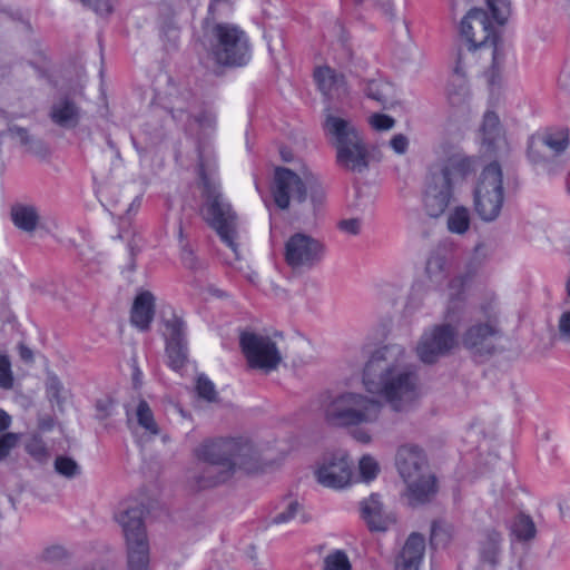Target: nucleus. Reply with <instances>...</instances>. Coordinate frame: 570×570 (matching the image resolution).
Masks as SVG:
<instances>
[{"instance_id": "1", "label": "nucleus", "mask_w": 570, "mask_h": 570, "mask_svg": "<svg viewBox=\"0 0 570 570\" xmlns=\"http://www.w3.org/2000/svg\"><path fill=\"white\" fill-rule=\"evenodd\" d=\"M405 350L399 344L373 352L363 371L367 392L382 395L395 412H406L419 396L417 375L404 362Z\"/></svg>"}, {"instance_id": "2", "label": "nucleus", "mask_w": 570, "mask_h": 570, "mask_svg": "<svg viewBox=\"0 0 570 570\" xmlns=\"http://www.w3.org/2000/svg\"><path fill=\"white\" fill-rule=\"evenodd\" d=\"M272 194L279 209H289L293 205L297 218L315 219L326 203V190L307 166L299 173L286 167H277L274 174Z\"/></svg>"}, {"instance_id": "3", "label": "nucleus", "mask_w": 570, "mask_h": 570, "mask_svg": "<svg viewBox=\"0 0 570 570\" xmlns=\"http://www.w3.org/2000/svg\"><path fill=\"white\" fill-rule=\"evenodd\" d=\"M198 173L203 185V196L205 204L203 215L205 220L219 235L222 242L226 244L238 257L237 238V216L232 209L230 204L224 198L219 191V186L213 177L207 173L209 161L207 159L205 148L198 139Z\"/></svg>"}, {"instance_id": "4", "label": "nucleus", "mask_w": 570, "mask_h": 570, "mask_svg": "<svg viewBox=\"0 0 570 570\" xmlns=\"http://www.w3.org/2000/svg\"><path fill=\"white\" fill-rule=\"evenodd\" d=\"M325 135L336 149V164L353 173H363L368 168V150L358 129L347 119L325 115L323 124Z\"/></svg>"}, {"instance_id": "5", "label": "nucleus", "mask_w": 570, "mask_h": 570, "mask_svg": "<svg viewBox=\"0 0 570 570\" xmlns=\"http://www.w3.org/2000/svg\"><path fill=\"white\" fill-rule=\"evenodd\" d=\"M145 513L142 503L128 500L120 504L116 514L126 540L128 570H148L149 568L150 553L144 522Z\"/></svg>"}, {"instance_id": "6", "label": "nucleus", "mask_w": 570, "mask_h": 570, "mask_svg": "<svg viewBox=\"0 0 570 570\" xmlns=\"http://www.w3.org/2000/svg\"><path fill=\"white\" fill-rule=\"evenodd\" d=\"M395 464L401 478L407 484L411 505L423 504L435 493V478L429 471L426 456L415 445H402L395 456Z\"/></svg>"}, {"instance_id": "7", "label": "nucleus", "mask_w": 570, "mask_h": 570, "mask_svg": "<svg viewBox=\"0 0 570 570\" xmlns=\"http://www.w3.org/2000/svg\"><path fill=\"white\" fill-rule=\"evenodd\" d=\"M213 59L220 66L243 67L252 57V48L246 32L237 24L218 22L207 32Z\"/></svg>"}, {"instance_id": "8", "label": "nucleus", "mask_w": 570, "mask_h": 570, "mask_svg": "<svg viewBox=\"0 0 570 570\" xmlns=\"http://www.w3.org/2000/svg\"><path fill=\"white\" fill-rule=\"evenodd\" d=\"M379 400L361 393L344 392L334 396L325 406V419L336 426H351L375 422L382 411Z\"/></svg>"}, {"instance_id": "9", "label": "nucleus", "mask_w": 570, "mask_h": 570, "mask_svg": "<svg viewBox=\"0 0 570 570\" xmlns=\"http://www.w3.org/2000/svg\"><path fill=\"white\" fill-rule=\"evenodd\" d=\"M220 449L217 440H206L195 450L198 463L188 476L193 489H210L233 478V468Z\"/></svg>"}, {"instance_id": "10", "label": "nucleus", "mask_w": 570, "mask_h": 570, "mask_svg": "<svg viewBox=\"0 0 570 570\" xmlns=\"http://www.w3.org/2000/svg\"><path fill=\"white\" fill-rule=\"evenodd\" d=\"M460 30L472 49L493 47L492 66L488 71V79L491 85L499 82L504 57L498 49V36L487 12L479 8L471 9L462 19Z\"/></svg>"}, {"instance_id": "11", "label": "nucleus", "mask_w": 570, "mask_h": 570, "mask_svg": "<svg viewBox=\"0 0 570 570\" xmlns=\"http://www.w3.org/2000/svg\"><path fill=\"white\" fill-rule=\"evenodd\" d=\"M503 200L502 169L497 161H493L482 170L474 188V210L483 222H493L501 213Z\"/></svg>"}, {"instance_id": "12", "label": "nucleus", "mask_w": 570, "mask_h": 570, "mask_svg": "<svg viewBox=\"0 0 570 570\" xmlns=\"http://www.w3.org/2000/svg\"><path fill=\"white\" fill-rule=\"evenodd\" d=\"M503 330L497 316L472 322L463 332L461 343L474 356H491L498 352Z\"/></svg>"}, {"instance_id": "13", "label": "nucleus", "mask_w": 570, "mask_h": 570, "mask_svg": "<svg viewBox=\"0 0 570 570\" xmlns=\"http://www.w3.org/2000/svg\"><path fill=\"white\" fill-rule=\"evenodd\" d=\"M458 344L456 326L450 323L438 324L424 331L416 345V354L423 363L434 364L451 354Z\"/></svg>"}, {"instance_id": "14", "label": "nucleus", "mask_w": 570, "mask_h": 570, "mask_svg": "<svg viewBox=\"0 0 570 570\" xmlns=\"http://www.w3.org/2000/svg\"><path fill=\"white\" fill-rule=\"evenodd\" d=\"M324 255V244L305 233H295L285 243V262L294 271L314 268L323 261Z\"/></svg>"}, {"instance_id": "15", "label": "nucleus", "mask_w": 570, "mask_h": 570, "mask_svg": "<svg viewBox=\"0 0 570 570\" xmlns=\"http://www.w3.org/2000/svg\"><path fill=\"white\" fill-rule=\"evenodd\" d=\"M239 344L249 366L253 368L271 372L276 370L282 362V354L269 336L254 332H242Z\"/></svg>"}, {"instance_id": "16", "label": "nucleus", "mask_w": 570, "mask_h": 570, "mask_svg": "<svg viewBox=\"0 0 570 570\" xmlns=\"http://www.w3.org/2000/svg\"><path fill=\"white\" fill-rule=\"evenodd\" d=\"M224 456H227L228 465L236 471L245 473L257 472L266 464L262 451L248 440L216 439Z\"/></svg>"}, {"instance_id": "17", "label": "nucleus", "mask_w": 570, "mask_h": 570, "mask_svg": "<svg viewBox=\"0 0 570 570\" xmlns=\"http://www.w3.org/2000/svg\"><path fill=\"white\" fill-rule=\"evenodd\" d=\"M476 168V158L456 151L450 155L442 164L434 166L430 173L445 185L454 188L474 174Z\"/></svg>"}, {"instance_id": "18", "label": "nucleus", "mask_w": 570, "mask_h": 570, "mask_svg": "<svg viewBox=\"0 0 570 570\" xmlns=\"http://www.w3.org/2000/svg\"><path fill=\"white\" fill-rule=\"evenodd\" d=\"M318 483L326 488L343 489L351 483L352 469L348 458L343 452L323 459L315 472Z\"/></svg>"}, {"instance_id": "19", "label": "nucleus", "mask_w": 570, "mask_h": 570, "mask_svg": "<svg viewBox=\"0 0 570 570\" xmlns=\"http://www.w3.org/2000/svg\"><path fill=\"white\" fill-rule=\"evenodd\" d=\"M166 354L174 371L181 370L187 362L185 323L175 315L166 321Z\"/></svg>"}, {"instance_id": "20", "label": "nucleus", "mask_w": 570, "mask_h": 570, "mask_svg": "<svg viewBox=\"0 0 570 570\" xmlns=\"http://www.w3.org/2000/svg\"><path fill=\"white\" fill-rule=\"evenodd\" d=\"M361 514L371 531L385 532L396 522L394 512L385 508L376 493L361 502Z\"/></svg>"}, {"instance_id": "21", "label": "nucleus", "mask_w": 570, "mask_h": 570, "mask_svg": "<svg viewBox=\"0 0 570 570\" xmlns=\"http://www.w3.org/2000/svg\"><path fill=\"white\" fill-rule=\"evenodd\" d=\"M453 196V188L430 173L424 191V207L429 216L438 218L444 214Z\"/></svg>"}, {"instance_id": "22", "label": "nucleus", "mask_w": 570, "mask_h": 570, "mask_svg": "<svg viewBox=\"0 0 570 570\" xmlns=\"http://www.w3.org/2000/svg\"><path fill=\"white\" fill-rule=\"evenodd\" d=\"M314 79L318 90L328 101L341 100L348 95L344 75L338 73L328 66L316 68Z\"/></svg>"}, {"instance_id": "23", "label": "nucleus", "mask_w": 570, "mask_h": 570, "mask_svg": "<svg viewBox=\"0 0 570 570\" xmlns=\"http://www.w3.org/2000/svg\"><path fill=\"white\" fill-rule=\"evenodd\" d=\"M446 97L453 108H458L462 112L468 111L470 90L461 56L458 57L455 68L449 80Z\"/></svg>"}, {"instance_id": "24", "label": "nucleus", "mask_w": 570, "mask_h": 570, "mask_svg": "<svg viewBox=\"0 0 570 570\" xmlns=\"http://www.w3.org/2000/svg\"><path fill=\"white\" fill-rule=\"evenodd\" d=\"M425 551V539L413 532L409 535L395 560V570H419Z\"/></svg>"}, {"instance_id": "25", "label": "nucleus", "mask_w": 570, "mask_h": 570, "mask_svg": "<svg viewBox=\"0 0 570 570\" xmlns=\"http://www.w3.org/2000/svg\"><path fill=\"white\" fill-rule=\"evenodd\" d=\"M49 118L60 128L73 129L80 122L81 109L72 98L62 96L51 105Z\"/></svg>"}, {"instance_id": "26", "label": "nucleus", "mask_w": 570, "mask_h": 570, "mask_svg": "<svg viewBox=\"0 0 570 570\" xmlns=\"http://www.w3.org/2000/svg\"><path fill=\"white\" fill-rule=\"evenodd\" d=\"M502 534L495 530H488L479 542L480 568L495 570L502 557Z\"/></svg>"}, {"instance_id": "27", "label": "nucleus", "mask_w": 570, "mask_h": 570, "mask_svg": "<svg viewBox=\"0 0 570 570\" xmlns=\"http://www.w3.org/2000/svg\"><path fill=\"white\" fill-rule=\"evenodd\" d=\"M155 302L156 298L149 291L137 294L130 312V322L134 326L140 331L149 328L155 316Z\"/></svg>"}, {"instance_id": "28", "label": "nucleus", "mask_w": 570, "mask_h": 570, "mask_svg": "<svg viewBox=\"0 0 570 570\" xmlns=\"http://www.w3.org/2000/svg\"><path fill=\"white\" fill-rule=\"evenodd\" d=\"M450 261L444 248L432 250L426 259L424 274L434 288H439L450 274Z\"/></svg>"}, {"instance_id": "29", "label": "nucleus", "mask_w": 570, "mask_h": 570, "mask_svg": "<svg viewBox=\"0 0 570 570\" xmlns=\"http://www.w3.org/2000/svg\"><path fill=\"white\" fill-rule=\"evenodd\" d=\"M363 92L368 99L376 101L383 108H386L394 99L393 86L383 79L364 81Z\"/></svg>"}, {"instance_id": "30", "label": "nucleus", "mask_w": 570, "mask_h": 570, "mask_svg": "<svg viewBox=\"0 0 570 570\" xmlns=\"http://www.w3.org/2000/svg\"><path fill=\"white\" fill-rule=\"evenodd\" d=\"M11 217L14 225L24 232H33L39 219L35 207L22 205L12 207Z\"/></svg>"}, {"instance_id": "31", "label": "nucleus", "mask_w": 570, "mask_h": 570, "mask_svg": "<svg viewBox=\"0 0 570 570\" xmlns=\"http://www.w3.org/2000/svg\"><path fill=\"white\" fill-rule=\"evenodd\" d=\"M511 533L518 541H531L537 534L535 524L529 515L519 514L511 523Z\"/></svg>"}, {"instance_id": "32", "label": "nucleus", "mask_w": 570, "mask_h": 570, "mask_svg": "<svg viewBox=\"0 0 570 570\" xmlns=\"http://www.w3.org/2000/svg\"><path fill=\"white\" fill-rule=\"evenodd\" d=\"M470 222V210L464 206H458L448 216V228L453 234L463 235L469 230Z\"/></svg>"}, {"instance_id": "33", "label": "nucleus", "mask_w": 570, "mask_h": 570, "mask_svg": "<svg viewBox=\"0 0 570 570\" xmlns=\"http://www.w3.org/2000/svg\"><path fill=\"white\" fill-rule=\"evenodd\" d=\"M136 416L138 424L150 435H157L159 433L158 425L154 419V414L148 403L145 400H140L136 410Z\"/></svg>"}, {"instance_id": "34", "label": "nucleus", "mask_w": 570, "mask_h": 570, "mask_svg": "<svg viewBox=\"0 0 570 570\" xmlns=\"http://www.w3.org/2000/svg\"><path fill=\"white\" fill-rule=\"evenodd\" d=\"M541 141L556 155L564 151L569 145V135L566 129L549 131L544 134Z\"/></svg>"}, {"instance_id": "35", "label": "nucleus", "mask_w": 570, "mask_h": 570, "mask_svg": "<svg viewBox=\"0 0 570 570\" xmlns=\"http://www.w3.org/2000/svg\"><path fill=\"white\" fill-rule=\"evenodd\" d=\"M55 471L67 479H73L81 473L80 465L69 456L58 455L55 460Z\"/></svg>"}, {"instance_id": "36", "label": "nucleus", "mask_w": 570, "mask_h": 570, "mask_svg": "<svg viewBox=\"0 0 570 570\" xmlns=\"http://www.w3.org/2000/svg\"><path fill=\"white\" fill-rule=\"evenodd\" d=\"M324 570H352L347 554L342 550L328 553L324 559Z\"/></svg>"}, {"instance_id": "37", "label": "nucleus", "mask_w": 570, "mask_h": 570, "mask_svg": "<svg viewBox=\"0 0 570 570\" xmlns=\"http://www.w3.org/2000/svg\"><path fill=\"white\" fill-rule=\"evenodd\" d=\"M487 4L492 13V18L499 24H504L511 12L510 0H487Z\"/></svg>"}, {"instance_id": "38", "label": "nucleus", "mask_w": 570, "mask_h": 570, "mask_svg": "<svg viewBox=\"0 0 570 570\" xmlns=\"http://www.w3.org/2000/svg\"><path fill=\"white\" fill-rule=\"evenodd\" d=\"M482 131L484 140L488 141L489 144H492L500 134V121L497 114L488 111L484 115Z\"/></svg>"}, {"instance_id": "39", "label": "nucleus", "mask_w": 570, "mask_h": 570, "mask_svg": "<svg viewBox=\"0 0 570 570\" xmlns=\"http://www.w3.org/2000/svg\"><path fill=\"white\" fill-rule=\"evenodd\" d=\"M360 478L364 482L374 480L379 472V463L370 455H364L358 462Z\"/></svg>"}, {"instance_id": "40", "label": "nucleus", "mask_w": 570, "mask_h": 570, "mask_svg": "<svg viewBox=\"0 0 570 570\" xmlns=\"http://www.w3.org/2000/svg\"><path fill=\"white\" fill-rule=\"evenodd\" d=\"M26 451L37 461L45 462L49 458L48 449L41 438L35 435L26 444Z\"/></svg>"}, {"instance_id": "41", "label": "nucleus", "mask_w": 570, "mask_h": 570, "mask_svg": "<svg viewBox=\"0 0 570 570\" xmlns=\"http://www.w3.org/2000/svg\"><path fill=\"white\" fill-rule=\"evenodd\" d=\"M63 386L57 377H51L47 384V395L52 404H56L62 411L66 397L62 395Z\"/></svg>"}, {"instance_id": "42", "label": "nucleus", "mask_w": 570, "mask_h": 570, "mask_svg": "<svg viewBox=\"0 0 570 570\" xmlns=\"http://www.w3.org/2000/svg\"><path fill=\"white\" fill-rule=\"evenodd\" d=\"M196 390L199 397L215 402L217 400V392L214 383L205 375H199L197 379Z\"/></svg>"}, {"instance_id": "43", "label": "nucleus", "mask_w": 570, "mask_h": 570, "mask_svg": "<svg viewBox=\"0 0 570 570\" xmlns=\"http://www.w3.org/2000/svg\"><path fill=\"white\" fill-rule=\"evenodd\" d=\"M13 385V375L11 372V363L8 356L0 355V387L4 390L11 389Z\"/></svg>"}, {"instance_id": "44", "label": "nucleus", "mask_w": 570, "mask_h": 570, "mask_svg": "<svg viewBox=\"0 0 570 570\" xmlns=\"http://www.w3.org/2000/svg\"><path fill=\"white\" fill-rule=\"evenodd\" d=\"M19 435L17 433L7 432L0 436V461L4 460L13 448L17 446Z\"/></svg>"}, {"instance_id": "45", "label": "nucleus", "mask_w": 570, "mask_h": 570, "mask_svg": "<svg viewBox=\"0 0 570 570\" xmlns=\"http://www.w3.org/2000/svg\"><path fill=\"white\" fill-rule=\"evenodd\" d=\"M194 121L206 134L207 131H213L215 129L216 116L209 110H203L198 115L194 116Z\"/></svg>"}, {"instance_id": "46", "label": "nucleus", "mask_w": 570, "mask_h": 570, "mask_svg": "<svg viewBox=\"0 0 570 570\" xmlns=\"http://www.w3.org/2000/svg\"><path fill=\"white\" fill-rule=\"evenodd\" d=\"M466 283V276L459 274L449 282L450 298L452 302L460 301Z\"/></svg>"}, {"instance_id": "47", "label": "nucleus", "mask_w": 570, "mask_h": 570, "mask_svg": "<svg viewBox=\"0 0 570 570\" xmlns=\"http://www.w3.org/2000/svg\"><path fill=\"white\" fill-rule=\"evenodd\" d=\"M301 510V505L297 501H292L287 504L284 511L279 512L273 518V523H286L293 520Z\"/></svg>"}, {"instance_id": "48", "label": "nucleus", "mask_w": 570, "mask_h": 570, "mask_svg": "<svg viewBox=\"0 0 570 570\" xmlns=\"http://www.w3.org/2000/svg\"><path fill=\"white\" fill-rule=\"evenodd\" d=\"M115 402L110 397L100 399L96 402V417L100 421L112 415Z\"/></svg>"}, {"instance_id": "49", "label": "nucleus", "mask_w": 570, "mask_h": 570, "mask_svg": "<svg viewBox=\"0 0 570 570\" xmlns=\"http://www.w3.org/2000/svg\"><path fill=\"white\" fill-rule=\"evenodd\" d=\"M558 332L562 341L570 343V308L561 313L558 321Z\"/></svg>"}, {"instance_id": "50", "label": "nucleus", "mask_w": 570, "mask_h": 570, "mask_svg": "<svg viewBox=\"0 0 570 570\" xmlns=\"http://www.w3.org/2000/svg\"><path fill=\"white\" fill-rule=\"evenodd\" d=\"M67 556V551L61 546H51L42 551L41 559L48 562H55L63 559Z\"/></svg>"}, {"instance_id": "51", "label": "nucleus", "mask_w": 570, "mask_h": 570, "mask_svg": "<svg viewBox=\"0 0 570 570\" xmlns=\"http://www.w3.org/2000/svg\"><path fill=\"white\" fill-rule=\"evenodd\" d=\"M83 4L90 7L98 14H108L112 10V0H80Z\"/></svg>"}, {"instance_id": "52", "label": "nucleus", "mask_w": 570, "mask_h": 570, "mask_svg": "<svg viewBox=\"0 0 570 570\" xmlns=\"http://www.w3.org/2000/svg\"><path fill=\"white\" fill-rule=\"evenodd\" d=\"M395 124V120L383 114H375L371 118V125L377 130H389Z\"/></svg>"}, {"instance_id": "53", "label": "nucleus", "mask_w": 570, "mask_h": 570, "mask_svg": "<svg viewBox=\"0 0 570 570\" xmlns=\"http://www.w3.org/2000/svg\"><path fill=\"white\" fill-rule=\"evenodd\" d=\"M430 540L433 547H438L440 544H445L449 540V535L443 527L433 523Z\"/></svg>"}, {"instance_id": "54", "label": "nucleus", "mask_w": 570, "mask_h": 570, "mask_svg": "<svg viewBox=\"0 0 570 570\" xmlns=\"http://www.w3.org/2000/svg\"><path fill=\"white\" fill-rule=\"evenodd\" d=\"M24 146L28 147L29 153L40 158H46L49 155L48 146L40 139H35L33 137H31L29 144Z\"/></svg>"}, {"instance_id": "55", "label": "nucleus", "mask_w": 570, "mask_h": 570, "mask_svg": "<svg viewBox=\"0 0 570 570\" xmlns=\"http://www.w3.org/2000/svg\"><path fill=\"white\" fill-rule=\"evenodd\" d=\"M362 222L360 218L343 219L338 223V228L350 235H358Z\"/></svg>"}, {"instance_id": "56", "label": "nucleus", "mask_w": 570, "mask_h": 570, "mask_svg": "<svg viewBox=\"0 0 570 570\" xmlns=\"http://www.w3.org/2000/svg\"><path fill=\"white\" fill-rule=\"evenodd\" d=\"M390 146L396 154L403 155L407 150L409 139L403 134L394 135L390 140Z\"/></svg>"}, {"instance_id": "57", "label": "nucleus", "mask_w": 570, "mask_h": 570, "mask_svg": "<svg viewBox=\"0 0 570 570\" xmlns=\"http://www.w3.org/2000/svg\"><path fill=\"white\" fill-rule=\"evenodd\" d=\"M181 259L185 267L189 269H197L198 268V262L197 257L195 256L194 252L189 249L188 247H184L181 250Z\"/></svg>"}, {"instance_id": "58", "label": "nucleus", "mask_w": 570, "mask_h": 570, "mask_svg": "<svg viewBox=\"0 0 570 570\" xmlns=\"http://www.w3.org/2000/svg\"><path fill=\"white\" fill-rule=\"evenodd\" d=\"M353 1L357 4L366 2V0H353ZM367 2L379 6L383 10L384 14H386L390 18H393L394 13H393V7H392L391 0H367Z\"/></svg>"}, {"instance_id": "59", "label": "nucleus", "mask_w": 570, "mask_h": 570, "mask_svg": "<svg viewBox=\"0 0 570 570\" xmlns=\"http://www.w3.org/2000/svg\"><path fill=\"white\" fill-rule=\"evenodd\" d=\"M9 134L12 137H17L20 140L21 145H28L31 140V136L28 134L27 129L19 126H10L8 129Z\"/></svg>"}, {"instance_id": "60", "label": "nucleus", "mask_w": 570, "mask_h": 570, "mask_svg": "<svg viewBox=\"0 0 570 570\" xmlns=\"http://www.w3.org/2000/svg\"><path fill=\"white\" fill-rule=\"evenodd\" d=\"M173 118L178 121H184L185 119H189L190 115L187 110H185L183 107L174 106L171 108Z\"/></svg>"}, {"instance_id": "61", "label": "nucleus", "mask_w": 570, "mask_h": 570, "mask_svg": "<svg viewBox=\"0 0 570 570\" xmlns=\"http://www.w3.org/2000/svg\"><path fill=\"white\" fill-rule=\"evenodd\" d=\"M11 425V416L0 409V433L8 430Z\"/></svg>"}, {"instance_id": "62", "label": "nucleus", "mask_w": 570, "mask_h": 570, "mask_svg": "<svg viewBox=\"0 0 570 570\" xmlns=\"http://www.w3.org/2000/svg\"><path fill=\"white\" fill-rule=\"evenodd\" d=\"M38 425L41 431H50L55 426V421L50 416H45L39 420Z\"/></svg>"}, {"instance_id": "63", "label": "nucleus", "mask_w": 570, "mask_h": 570, "mask_svg": "<svg viewBox=\"0 0 570 570\" xmlns=\"http://www.w3.org/2000/svg\"><path fill=\"white\" fill-rule=\"evenodd\" d=\"M19 352H20V357L22 360H24L26 362H31L32 361L33 354H32V351L29 347H27L24 345H20Z\"/></svg>"}, {"instance_id": "64", "label": "nucleus", "mask_w": 570, "mask_h": 570, "mask_svg": "<svg viewBox=\"0 0 570 570\" xmlns=\"http://www.w3.org/2000/svg\"><path fill=\"white\" fill-rule=\"evenodd\" d=\"M355 436L357 440H360L363 443H367L370 441V435L366 434L365 432H358V433H356Z\"/></svg>"}]
</instances>
